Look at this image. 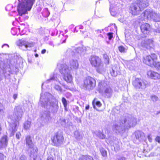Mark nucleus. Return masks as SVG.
I'll return each mask as SVG.
<instances>
[{
	"mask_svg": "<svg viewBox=\"0 0 160 160\" xmlns=\"http://www.w3.org/2000/svg\"><path fill=\"white\" fill-rule=\"evenodd\" d=\"M122 8L120 5L117 6L115 4H111L110 8V11L113 16H117L120 13Z\"/></svg>",
	"mask_w": 160,
	"mask_h": 160,
	"instance_id": "ddd939ff",
	"label": "nucleus"
},
{
	"mask_svg": "<svg viewBox=\"0 0 160 160\" xmlns=\"http://www.w3.org/2000/svg\"><path fill=\"white\" fill-rule=\"evenodd\" d=\"M111 74L112 76L115 77L117 76L118 73L116 71H115L113 69H112V71H111Z\"/></svg>",
	"mask_w": 160,
	"mask_h": 160,
	"instance_id": "de8ad7c7",
	"label": "nucleus"
},
{
	"mask_svg": "<svg viewBox=\"0 0 160 160\" xmlns=\"http://www.w3.org/2000/svg\"><path fill=\"white\" fill-rule=\"evenodd\" d=\"M8 143V139L7 136H4L0 139V148H5Z\"/></svg>",
	"mask_w": 160,
	"mask_h": 160,
	"instance_id": "4be33fe9",
	"label": "nucleus"
},
{
	"mask_svg": "<svg viewBox=\"0 0 160 160\" xmlns=\"http://www.w3.org/2000/svg\"><path fill=\"white\" fill-rule=\"evenodd\" d=\"M49 44L50 45L52 46L53 47H54V45L53 43L52 42H49Z\"/></svg>",
	"mask_w": 160,
	"mask_h": 160,
	"instance_id": "052dcab7",
	"label": "nucleus"
},
{
	"mask_svg": "<svg viewBox=\"0 0 160 160\" xmlns=\"http://www.w3.org/2000/svg\"><path fill=\"white\" fill-rule=\"evenodd\" d=\"M62 102L64 105V106L66 108L67 105V102L66 99L64 97H63L62 99Z\"/></svg>",
	"mask_w": 160,
	"mask_h": 160,
	"instance_id": "37998d69",
	"label": "nucleus"
},
{
	"mask_svg": "<svg viewBox=\"0 0 160 160\" xmlns=\"http://www.w3.org/2000/svg\"><path fill=\"white\" fill-rule=\"evenodd\" d=\"M135 135L136 138L139 141H142L144 138V133L139 131H137L135 132Z\"/></svg>",
	"mask_w": 160,
	"mask_h": 160,
	"instance_id": "393cba45",
	"label": "nucleus"
},
{
	"mask_svg": "<svg viewBox=\"0 0 160 160\" xmlns=\"http://www.w3.org/2000/svg\"><path fill=\"white\" fill-rule=\"evenodd\" d=\"M95 134L98 138L101 139H103L105 138V135L102 133V131L100 130L96 131L94 132Z\"/></svg>",
	"mask_w": 160,
	"mask_h": 160,
	"instance_id": "2f4dec72",
	"label": "nucleus"
},
{
	"mask_svg": "<svg viewBox=\"0 0 160 160\" xmlns=\"http://www.w3.org/2000/svg\"><path fill=\"white\" fill-rule=\"evenodd\" d=\"M27 158L24 155H22L20 157L19 160H27Z\"/></svg>",
	"mask_w": 160,
	"mask_h": 160,
	"instance_id": "8fccbe9b",
	"label": "nucleus"
},
{
	"mask_svg": "<svg viewBox=\"0 0 160 160\" xmlns=\"http://www.w3.org/2000/svg\"><path fill=\"white\" fill-rule=\"evenodd\" d=\"M125 160V159L124 158H119L118 159V160Z\"/></svg>",
	"mask_w": 160,
	"mask_h": 160,
	"instance_id": "0e129e2a",
	"label": "nucleus"
},
{
	"mask_svg": "<svg viewBox=\"0 0 160 160\" xmlns=\"http://www.w3.org/2000/svg\"><path fill=\"white\" fill-rule=\"evenodd\" d=\"M111 145V148L112 150H114L115 151H118L119 149V146L118 143L116 141H114V142L112 144V142L110 143Z\"/></svg>",
	"mask_w": 160,
	"mask_h": 160,
	"instance_id": "c756f323",
	"label": "nucleus"
},
{
	"mask_svg": "<svg viewBox=\"0 0 160 160\" xmlns=\"http://www.w3.org/2000/svg\"><path fill=\"white\" fill-rule=\"evenodd\" d=\"M26 145L28 148L35 145L32 142L31 137L29 135H28L26 137Z\"/></svg>",
	"mask_w": 160,
	"mask_h": 160,
	"instance_id": "cd10ccee",
	"label": "nucleus"
},
{
	"mask_svg": "<svg viewBox=\"0 0 160 160\" xmlns=\"http://www.w3.org/2000/svg\"><path fill=\"white\" fill-rule=\"evenodd\" d=\"M78 27L79 29H83V27L82 26H79L78 27H77V28Z\"/></svg>",
	"mask_w": 160,
	"mask_h": 160,
	"instance_id": "680f3d73",
	"label": "nucleus"
},
{
	"mask_svg": "<svg viewBox=\"0 0 160 160\" xmlns=\"http://www.w3.org/2000/svg\"><path fill=\"white\" fill-rule=\"evenodd\" d=\"M64 87L65 88H66L67 89H68V86H64Z\"/></svg>",
	"mask_w": 160,
	"mask_h": 160,
	"instance_id": "338daca9",
	"label": "nucleus"
},
{
	"mask_svg": "<svg viewBox=\"0 0 160 160\" xmlns=\"http://www.w3.org/2000/svg\"><path fill=\"white\" fill-rule=\"evenodd\" d=\"M30 151V156L33 158V160H35L37 158L38 149L35 145L28 148Z\"/></svg>",
	"mask_w": 160,
	"mask_h": 160,
	"instance_id": "a211bd4d",
	"label": "nucleus"
},
{
	"mask_svg": "<svg viewBox=\"0 0 160 160\" xmlns=\"http://www.w3.org/2000/svg\"><path fill=\"white\" fill-rule=\"evenodd\" d=\"M157 57L155 54H152L151 56L149 55L144 57L143 58V62L146 64L153 67L156 61Z\"/></svg>",
	"mask_w": 160,
	"mask_h": 160,
	"instance_id": "9b49d317",
	"label": "nucleus"
},
{
	"mask_svg": "<svg viewBox=\"0 0 160 160\" xmlns=\"http://www.w3.org/2000/svg\"><path fill=\"white\" fill-rule=\"evenodd\" d=\"M12 8L13 6L12 4H8L6 6V9L7 11H9L12 9Z\"/></svg>",
	"mask_w": 160,
	"mask_h": 160,
	"instance_id": "c03bdc74",
	"label": "nucleus"
},
{
	"mask_svg": "<svg viewBox=\"0 0 160 160\" xmlns=\"http://www.w3.org/2000/svg\"><path fill=\"white\" fill-rule=\"evenodd\" d=\"M147 74L148 77L154 80L160 79V74L150 70L147 72Z\"/></svg>",
	"mask_w": 160,
	"mask_h": 160,
	"instance_id": "412c9836",
	"label": "nucleus"
},
{
	"mask_svg": "<svg viewBox=\"0 0 160 160\" xmlns=\"http://www.w3.org/2000/svg\"><path fill=\"white\" fill-rule=\"evenodd\" d=\"M58 80V79L57 77H55V75H54L52 77H51L49 80H47L45 82L43 83L42 84V86L44 84L47 83L49 81L50 82L51 81H56L57 82Z\"/></svg>",
	"mask_w": 160,
	"mask_h": 160,
	"instance_id": "473e14b6",
	"label": "nucleus"
},
{
	"mask_svg": "<svg viewBox=\"0 0 160 160\" xmlns=\"http://www.w3.org/2000/svg\"><path fill=\"white\" fill-rule=\"evenodd\" d=\"M5 108L1 103H0V117H2L4 115Z\"/></svg>",
	"mask_w": 160,
	"mask_h": 160,
	"instance_id": "c9c22d12",
	"label": "nucleus"
},
{
	"mask_svg": "<svg viewBox=\"0 0 160 160\" xmlns=\"http://www.w3.org/2000/svg\"><path fill=\"white\" fill-rule=\"evenodd\" d=\"M136 2L141 10L148 7L149 4L147 0H138Z\"/></svg>",
	"mask_w": 160,
	"mask_h": 160,
	"instance_id": "5701e85b",
	"label": "nucleus"
},
{
	"mask_svg": "<svg viewBox=\"0 0 160 160\" xmlns=\"http://www.w3.org/2000/svg\"><path fill=\"white\" fill-rule=\"evenodd\" d=\"M118 50L121 52L124 53L125 52V48L122 46H120L119 47Z\"/></svg>",
	"mask_w": 160,
	"mask_h": 160,
	"instance_id": "a18cd8bd",
	"label": "nucleus"
},
{
	"mask_svg": "<svg viewBox=\"0 0 160 160\" xmlns=\"http://www.w3.org/2000/svg\"><path fill=\"white\" fill-rule=\"evenodd\" d=\"M12 73L10 66L4 62L0 61V79L1 78L2 74H3L5 78L8 77L10 74Z\"/></svg>",
	"mask_w": 160,
	"mask_h": 160,
	"instance_id": "6e6552de",
	"label": "nucleus"
},
{
	"mask_svg": "<svg viewBox=\"0 0 160 160\" xmlns=\"http://www.w3.org/2000/svg\"><path fill=\"white\" fill-rule=\"evenodd\" d=\"M65 119H63L61 122V125L64 127H65Z\"/></svg>",
	"mask_w": 160,
	"mask_h": 160,
	"instance_id": "603ef678",
	"label": "nucleus"
},
{
	"mask_svg": "<svg viewBox=\"0 0 160 160\" xmlns=\"http://www.w3.org/2000/svg\"><path fill=\"white\" fill-rule=\"evenodd\" d=\"M7 46V47H8V48H9V45H8V44H3V45H2V48H3V47H4V46Z\"/></svg>",
	"mask_w": 160,
	"mask_h": 160,
	"instance_id": "e2e57ef3",
	"label": "nucleus"
},
{
	"mask_svg": "<svg viewBox=\"0 0 160 160\" xmlns=\"http://www.w3.org/2000/svg\"><path fill=\"white\" fill-rule=\"evenodd\" d=\"M155 140L159 143H160V137L158 136H157L155 138Z\"/></svg>",
	"mask_w": 160,
	"mask_h": 160,
	"instance_id": "5fc2aeb1",
	"label": "nucleus"
},
{
	"mask_svg": "<svg viewBox=\"0 0 160 160\" xmlns=\"http://www.w3.org/2000/svg\"><path fill=\"white\" fill-rule=\"evenodd\" d=\"M46 49H43V50L42 51H41V53H42V54H43L45 53L46 52Z\"/></svg>",
	"mask_w": 160,
	"mask_h": 160,
	"instance_id": "bf43d9fd",
	"label": "nucleus"
},
{
	"mask_svg": "<svg viewBox=\"0 0 160 160\" xmlns=\"http://www.w3.org/2000/svg\"><path fill=\"white\" fill-rule=\"evenodd\" d=\"M26 145L28 148L35 145L32 142L31 137L29 135H28L26 137Z\"/></svg>",
	"mask_w": 160,
	"mask_h": 160,
	"instance_id": "c85d7f7f",
	"label": "nucleus"
},
{
	"mask_svg": "<svg viewBox=\"0 0 160 160\" xmlns=\"http://www.w3.org/2000/svg\"><path fill=\"white\" fill-rule=\"evenodd\" d=\"M54 88L57 90L60 91V92H62V89L61 87L58 85H55L54 87Z\"/></svg>",
	"mask_w": 160,
	"mask_h": 160,
	"instance_id": "49530a36",
	"label": "nucleus"
},
{
	"mask_svg": "<svg viewBox=\"0 0 160 160\" xmlns=\"http://www.w3.org/2000/svg\"><path fill=\"white\" fill-rule=\"evenodd\" d=\"M103 58L105 63L106 64H108L109 63V58L107 54H104Z\"/></svg>",
	"mask_w": 160,
	"mask_h": 160,
	"instance_id": "ea45409f",
	"label": "nucleus"
},
{
	"mask_svg": "<svg viewBox=\"0 0 160 160\" xmlns=\"http://www.w3.org/2000/svg\"><path fill=\"white\" fill-rule=\"evenodd\" d=\"M100 151L103 157H106L107 156V152L103 148H102L100 149Z\"/></svg>",
	"mask_w": 160,
	"mask_h": 160,
	"instance_id": "a19ab883",
	"label": "nucleus"
},
{
	"mask_svg": "<svg viewBox=\"0 0 160 160\" xmlns=\"http://www.w3.org/2000/svg\"><path fill=\"white\" fill-rule=\"evenodd\" d=\"M60 71L63 76V79L68 83L72 82V75L71 74L72 72L69 67L66 64L61 65L59 68Z\"/></svg>",
	"mask_w": 160,
	"mask_h": 160,
	"instance_id": "423d86ee",
	"label": "nucleus"
},
{
	"mask_svg": "<svg viewBox=\"0 0 160 160\" xmlns=\"http://www.w3.org/2000/svg\"><path fill=\"white\" fill-rule=\"evenodd\" d=\"M63 139L62 134L58 132L53 137L52 141L54 145L59 146L63 144Z\"/></svg>",
	"mask_w": 160,
	"mask_h": 160,
	"instance_id": "f8f14e48",
	"label": "nucleus"
},
{
	"mask_svg": "<svg viewBox=\"0 0 160 160\" xmlns=\"http://www.w3.org/2000/svg\"><path fill=\"white\" fill-rule=\"evenodd\" d=\"M17 94H14L13 95V98L14 99H16L17 97Z\"/></svg>",
	"mask_w": 160,
	"mask_h": 160,
	"instance_id": "13d9d810",
	"label": "nucleus"
},
{
	"mask_svg": "<svg viewBox=\"0 0 160 160\" xmlns=\"http://www.w3.org/2000/svg\"><path fill=\"white\" fill-rule=\"evenodd\" d=\"M69 65V68L71 72H76L79 67L78 61L76 59H72L70 61Z\"/></svg>",
	"mask_w": 160,
	"mask_h": 160,
	"instance_id": "dca6fc26",
	"label": "nucleus"
},
{
	"mask_svg": "<svg viewBox=\"0 0 160 160\" xmlns=\"http://www.w3.org/2000/svg\"><path fill=\"white\" fill-rule=\"evenodd\" d=\"M112 34H113V33L112 32H109V33H107V36H108V39L109 40H111V39L112 38V37H113Z\"/></svg>",
	"mask_w": 160,
	"mask_h": 160,
	"instance_id": "09e8293b",
	"label": "nucleus"
},
{
	"mask_svg": "<svg viewBox=\"0 0 160 160\" xmlns=\"http://www.w3.org/2000/svg\"><path fill=\"white\" fill-rule=\"evenodd\" d=\"M89 105L87 106L85 108L86 110H88L89 109Z\"/></svg>",
	"mask_w": 160,
	"mask_h": 160,
	"instance_id": "69168bd1",
	"label": "nucleus"
},
{
	"mask_svg": "<svg viewBox=\"0 0 160 160\" xmlns=\"http://www.w3.org/2000/svg\"><path fill=\"white\" fill-rule=\"evenodd\" d=\"M95 68H96L97 71L100 73H102L105 71V68L102 62H101L98 66L96 67Z\"/></svg>",
	"mask_w": 160,
	"mask_h": 160,
	"instance_id": "a878e982",
	"label": "nucleus"
},
{
	"mask_svg": "<svg viewBox=\"0 0 160 160\" xmlns=\"http://www.w3.org/2000/svg\"><path fill=\"white\" fill-rule=\"evenodd\" d=\"M19 3L17 7V10L20 16L27 13L30 11L33 4L35 0H18Z\"/></svg>",
	"mask_w": 160,
	"mask_h": 160,
	"instance_id": "20e7f679",
	"label": "nucleus"
},
{
	"mask_svg": "<svg viewBox=\"0 0 160 160\" xmlns=\"http://www.w3.org/2000/svg\"><path fill=\"white\" fill-rule=\"evenodd\" d=\"M39 104L49 110L44 111L41 114L42 120L46 122H48L51 119L50 112L55 113L58 110V101L53 98L51 94L47 92L43 95L41 94Z\"/></svg>",
	"mask_w": 160,
	"mask_h": 160,
	"instance_id": "f257e3e1",
	"label": "nucleus"
},
{
	"mask_svg": "<svg viewBox=\"0 0 160 160\" xmlns=\"http://www.w3.org/2000/svg\"><path fill=\"white\" fill-rule=\"evenodd\" d=\"M27 43V40L24 38H22L18 40L16 42L17 45L19 48L24 50L23 47H25Z\"/></svg>",
	"mask_w": 160,
	"mask_h": 160,
	"instance_id": "b1692460",
	"label": "nucleus"
},
{
	"mask_svg": "<svg viewBox=\"0 0 160 160\" xmlns=\"http://www.w3.org/2000/svg\"><path fill=\"white\" fill-rule=\"evenodd\" d=\"M144 19H151L155 22H160V14L153 12L151 10L147 9L142 14Z\"/></svg>",
	"mask_w": 160,
	"mask_h": 160,
	"instance_id": "0eeeda50",
	"label": "nucleus"
},
{
	"mask_svg": "<svg viewBox=\"0 0 160 160\" xmlns=\"http://www.w3.org/2000/svg\"><path fill=\"white\" fill-rule=\"evenodd\" d=\"M98 90L100 93L103 94L105 97L108 98L111 97L113 94V91L112 88L103 81L99 82Z\"/></svg>",
	"mask_w": 160,
	"mask_h": 160,
	"instance_id": "39448f33",
	"label": "nucleus"
},
{
	"mask_svg": "<svg viewBox=\"0 0 160 160\" xmlns=\"http://www.w3.org/2000/svg\"><path fill=\"white\" fill-rule=\"evenodd\" d=\"M153 67H155L157 70L160 71V62H157L156 61Z\"/></svg>",
	"mask_w": 160,
	"mask_h": 160,
	"instance_id": "4c0bfd02",
	"label": "nucleus"
},
{
	"mask_svg": "<svg viewBox=\"0 0 160 160\" xmlns=\"http://www.w3.org/2000/svg\"><path fill=\"white\" fill-rule=\"evenodd\" d=\"M100 37H102V38H104V37H103V35H102V34H100Z\"/></svg>",
	"mask_w": 160,
	"mask_h": 160,
	"instance_id": "774afa93",
	"label": "nucleus"
},
{
	"mask_svg": "<svg viewBox=\"0 0 160 160\" xmlns=\"http://www.w3.org/2000/svg\"><path fill=\"white\" fill-rule=\"evenodd\" d=\"M132 84L136 89H144L148 86L147 81L140 78H136L132 82Z\"/></svg>",
	"mask_w": 160,
	"mask_h": 160,
	"instance_id": "1a4fd4ad",
	"label": "nucleus"
},
{
	"mask_svg": "<svg viewBox=\"0 0 160 160\" xmlns=\"http://www.w3.org/2000/svg\"><path fill=\"white\" fill-rule=\"evenodd\" d=\"M89 60L92 65L94 67L98 66L102 62L101 59L96 56H91Z\"/></svg>",
	"mask_w": 160,
	"mask_h": 160,
	"instance_id": "f3484780",
	"label": "nucleus"
},
{
	"mask_svg": "<svg viewBox=\"0 0 160 160\" xmlns=\"http://www.w3.org/2000/svg\"><path fill=\"white\" fill-rule=\"evenodd\" d=\"M21 135L20 132H17L16 134V138L18 139H19L21 137Z\"/></svg>",
	"mask_w": 160,
	"mask_h": 160,
	"instance_id": "3c124183",
	"label": "nucleus"
},
{
	"mask_svg": "<svg viewBox=\"0 0 160 160\" xmlns=\"http://www.w3.org/2000/svg\"><path fill=\"white\" fill-rule=\"evenodd\" d=\"M79 160H93V158L90 156H82L81 157Z\"/></svg>",
	"mask_w": 160,
	"mask_h": 160,
	"instance_id": "e433bc0d",
	"label": "nucleus"
},
{
	"mask_svg": "<svg viewBox=\"0 0 160 160\" xmlns=\"http://www.w3.org/2000/svg\"><path fill=\"white\" fill-rule=\"evenodd\" d=\"M130 10V12L134 15L138 14L142 11L136 2L131 6Z\"/></svg>",
	"mask_w": 160,
	"mask_h": 160,
	"instance_id": "2eb2a0df",
	"label": "nucleus"
},
{
	"mask_svg": "<svg viewBox=\"0 0 160 160\" xmlns=\"http://www.w3.org/2000/svg\"><path fill=\"white\" fill-rule=\"evenodd\" d=\"M30 122L29 121L25 122L24 124V128L26 130L28 129L30 127Z\"/></svg>",
	"mask_w": 160,
	"mask_h": 160,
	"instance_id": "58836bf2",
	"label": "nucleus"
},
{
	"mask_svg": "<svg viewBox=\"0 0 160 160\" xmlns=\"http://www.w3.org/2000/svg\"><path fill=\"white\" fill-rule=\"evenodd\" d=\"M42 15L45 17H48L50 14V12L48 11L47 8H44L43 12H42Z\"/></svg>",
	"mask_w": 160,
	"mask_h": 160,
	"instance_id": "f704fd0d",
	"label": "nucleus"
},
{
	"mask_svg": "<svg viewBox=\"0 0 160 160\" xmlns=\"http://www.w3.org/2000/svg\"><path fill=\"white\" fill-rule=\"evenodd\" d=\"M151 100L153 102H156L158 99V98L157 96L155 95H152L151 97Z\"/></svg>",
	"mask_w": 160,
	"mask_h": 160,
	"instance_id": "79ce46f5",
	"label": "nucleus"
},
{
	"mask_svg": "<svg viewBox=\"0 0 160 160\" xmlns=\"http://www.w3.org/2000/svg\"><path fill=\"white\" fill-rule=\"evenodd\" d=\"M75 52L72 50L71 49L69 48L67 51V53H70L72 56L76 55L77 53L81 54L85 52V49L82 47H78L75 50Z\"/></svg>",
	"mask_w": 160,
	"mask_h": 160,
	"instance_id": "aec40b11",
	"label": "nucleus"
},
{
	"mask_svg": "<svg viewBox=\"0 0 160 160\" xmlns=\"http://www.w3.org/2000/svg\"><path fill=\"white\" fill-rule=\"evenodd\" d=\"M137 119L133 117H129L128 116L122 117L119 122L113 125L112 129L116 133H123L126 129H128L136 125Z\"/></svg>",
	"mask_w": 160,
	"mask_h": 160,
	"instance_id": "f03ea898",
	"label": "nucleus"
},
{
	"mask_svg": "<svg viewBox=\"0 0 160 160\" xmlns=\"http://www.w3.org/2000/svg\"><path fill=\"white\" fill-rule=\"evenodd\" d=\"M35 43L32 42H29L27 41L26 45L25 47H23L24 50H26L28 48H32L33 47Z\"/></svg>",
	"mask_w": 160,
	"mask_h": 160,
	"instance_id": "72a5a7b5",
	"label": "nucleus"
},
{
	"mask_svg": "<svg viewBox=\"0 0 160 160\" xmlns=\"http://www.w3.org/2000/svg\"><path fill=\"white\" fill-rule=\"evenodd\" d=\"M5 157L3 154L2 153H0V160H4Z\"/></svg>",
	"mask_w": 160,
	"mask_h": 160,
	"instance_id": "864d4df0",
	"label": "nucleus"
},
{
	"mask_svg": "<svg viewBox=\"0 0 160 160\" xmlns=\"http://www.w3.org/2000/svg\"><path fill=\"white\" fill-rule=\"evenodd\" d=\"M92 105L93 106V108L96 109L97 110H98L96 106H97L98 107H100L102 106V104L99 101H98L96 99H94L93 100L92 102Z\"/></svg>",
	"mask_w": 160,
	"mask_h": 160,
	"instance_id": "7c9ffc66",
	"label": "nucleus"
},
{
	"mask_svg": "<svg viewBox=\"0 0 160 160\" xmlns=\"http://www.w3.org/2000/svg\"><path fill=\"white\" fill-rule=\"evenodd\" d=\"M141 45L143 48L150 49L154 46L153 41L151 39H146L142 42Z\"/></svg>",
	"mask_w": 160,
	"mask_h": 160,
	"instance_id": "4468645a",
	"label": "nucleus"
},
{
	"mask_svg": "<svg viewBox=\"0 0 160 160\" xmlns=\"http://www.w3.org/2000/svg\"><path fill=\"white\" fill-rule=\"evenodd\" d=\"M96 81L93 78L88 77L84 81L83 87L87 89L92 90L96 86Z\"/></svg>",
	"mask_w": 160,
	"mask_h": 160,
	"instance_id": "9d476101",
	"label": "nucleus"
},
{
	"mask_svg": "<svg viewBox=\"0 0 160 160\" xmlns=\"http://www.w3.org/2000/svg\"><path fill=\"white\" fill-rule=\"evenodd\" d=\"M71 96V94L70 93L68 92L66 94V96L67 98H69Z\"/></svg>",
	"mask_w": 160,
	"mask_h": 160,
	"instance_id": "4d7b16f0",
	"label": "nucleus"
},
{
	"mask_svg": "<svg viewBox=\"0 0 160 160\" xmlns=\"http://www.w3.org/2000/svg\"><path fill=\"white\" fill-rule=\"evenodd\" d=\"M74 136L76 139L78 141H80L82 139L83 137V134L81 133L78 131H75Z\"/></svg>",
	"mask_w": 160,
	"mask_h": 160,
	"instance_id": "bb28decb",
	"label": "nucleus"
},
{
	"mask_svg": "<svg viewBox=\"0 0 160 160\" xmlns=\"http://www.w3.org/2000/svg\"><path fill=\"white\" fill-rule=\"evenodd\" d=\"M148 138L150 142H151L152 141V139L150 135H148Z\"/></svg>",
	"mask_w": 160,
	"mask_h": 160,
	"instance_id": "6e6d98bb",
	"label": "nucleus"
},
{
	"mask_svg": "<svg viewBox=\"0 0 160 160\" xmlns=\"http://www.w3.org/2000/svg\"><path fill=\"white\" fill-rule=\"evenodd\" d=\"M140 29L142 32L145 34H149L151 30L150 25L146 23H143L140 26Z\"/></svg>",
	"mask_w": 160,
	"mask_h": 160,
	"instance_id": "6ab92c4d",
	"label": "nucleus"
},
{
	"mask_svg": "<svg viewBox=\"0 0 160 160\" xmlns=\"http://www.w3.org/2000/svg\"><path fill=\"white\" fill-rule=\"evenodd\" d=\"M23 113L22 109L21 106H18L16 107L12 118L14 123L13 124L11 125V128L9 130L10 136H13L17 131V126L18 124V122L21 120Z\"/></svg>",
	"mask_w": 160,
	"mask_h": 160,
	"instance_id": "7ed1b4c3",
	"label": "nucleus"
}]
</instances>
